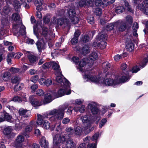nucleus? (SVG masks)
I'll list each match as a JSON object with an SVG mask.
<instances>
[{"instance_id":"f257e3e1","label":"nucleus","mask_w":148,"mask_h":148,"mask_svg":"<svg viewBox=\"0 0 148 148\" xmlns=\"http://www.w3.org/2000/svg\"><path fill=\"white\" fill-rule=\"evenodd\" d=\"M84 78L85 81L92 82L96 84L108 86H113L114 87L121 83H123L129 80L130 78L129 75L127 74L122 73L119 76L115 77L114 80L108 78L103 80L95 76L85 74Z\"/></svg>"},{"instance_id":"72a5a7b5","label":"nucleus","mask_w":148,"mask_h":148,"mask_svg":"<svg viewBox=\"0 0 148 148\" xmlns=\"http://www.w3.org/2000/svg\"><path fill=\"white\" fill-rule=\"evenodd\" d=\"M119 24L118 23L116 22L110 23L106 26V29L107 31L111 30L113 29L114 27H117Z\"/></svg>"},{"instance_id":"f704fd0d","label":"nucleus","mask_w":148,"mask_h":148,"mask_svg":"<svg viewBox=\"0 0 148 148\" xmlns=\"http://www.w3.org/2000/svg\"><path fill=\"white\" fill-rule=\"evenodd\" d=\"M10 13H11L10 8L8 6L5 7L3 10V11L1 12V14L2 15H8Z\"/></svg>"},{"instance_id":"423d86ee","label":"nucleus","mask_w":148,"mask_h":148,"mask_svg":"<svg viewBox=\"0 0 148 148\" xmlns=\"http://www.w3.org/2000/svg\"><path fill=\"white\" fill-rule=\"evenodd\" d=\"M34 32L35 35L36 36L38 40L36 42V45L37 49L40 52H41L44 49L45 46V44L43 41V42H40V40H42V38L39 36L38 33V30L36 25L33 27Z\"/></svg>"},{"instance_id":"dca6fc26","label":"nucleus","mask_w":148,"mask_h":148,"mask_svg":"<svg viewBox=\"0 0 148 148\" xmlns=\"http://www.w3.org/2000/svg\"><path fill=\"white\" fill-rule=\"evenodd\" d=\"M148 62V55L147 58H145L143 60V62H142V65H140L139 66H134L133 67L132 69L131 70V71L132 73H136L140 70V68H143L146 65V63Z\"/></svg>"},{"instance_id":"de8ad7c7","label":"nucleus","mask_w":148,"mask_h":148,"mask_svg":"<svg viewBox=\"0 0 148 148\" xmlns=\"http://www.w3.org/2000/svg\"><path fill=\"white\" fill-rule=\"evenodd\" d=\"M107 121V119L106 118L103 119L100 122L99 124V127L101 128L106 124Z\"/></svg>"},{"instance_id":"3c124183","label":"nucleus","mask_w":148,"mask_h":148,"mask_svg":"<svg viewBox=\"0 0 148 148\" xmlns=\"http://www.w3.org/2000/svg\"><path fill=\"white\" fill-rule=\"evenodd\" d=\"M84 101L83 99H77L75 100L73 103L75 105H80L82 104Z\"/></svg>"},{"instance_id":"473e14b6","label":"nucleus","mask_w":148,"mask_h":148,"mask_svg":"<svg viewBox=\"0 0 148 148\" xmlns=\"http://www.w3.org/2000/svg\"><path fill=\"white\" fill-rule=\"evenodd\" d=\"M30 65L35 64L36 63L37 59L36 57L32 54L29 55L28 56Z\"/></svg>"},{"instance_id":"4c0bfd02","label":"nucleus","mask_w":148,"mask_h":148,"mask_svg":"<svg viewBox=\"0 0 148 148\" xmlns=\"http://www.w3.org/2000/svg\"><path fill=\"white\" fill-rule=\"evenodd\" d=\"M48 29L45 27H43L41 30L39 32V33L43 36L46 37L48 35Z\"/></svg>"},{"instance_id":"aec40b11","label":"nucleus","mask_w":148,"mask_h":148,"mask_svg":"<svg viewBox=\"0 0 148 148\" xmlns=\"http://www.w3.org/2000/svg\"><path fill=\"white\" fill-rule=\"evenodd\" d=\"M36 127L35 123L34 121L30 122V125L26 127L25 129V132L24 133V135L26 138H29V135L28 132H30L33 128Z\"/></svg>"},{"instance_id":"39448f33","label":"nucleus","mask_w":148,"mask_h":148,"mask_svg":"<svg viewBox=\"0 0 148 148\" xmlns=\"http://www.w3.org/2000/svg\"><path fill=\"white\" fill-rule=\"evenodd\" d=\"M12 18L13 20L15 21H18V23L15 24L13 25V28L15 29H18L19 27H20V29L19 33L22 35H24L26 34L25 27L21 23V22L19 20L20 19V16L17 13H14L12 14Z\"/></svg>"},{"instance_id":"a211bd4d","label":"nucleus","mask_w":148,"mask_h":148,"mask_svg":"<svg viewBox=\"0 0 148 148\" xmlns=\"http://www.w3.org/2000/svg\"><path fill=\"white\" fill-rule=\"evenodd\" d=\"M52 66L53 69L55 70L56 69L55 68V66L57 67V68H58V65L55 62L51 61L50 62H48L45 63L41 67V69H48L51 66Z\"/></svg>"},{"instance_id":"8fccbe9b","label":"nucleus","mask_w":148,"mask_h":148,"mask_svg":"<svg viewBox=\"0 0 148 148\" xmlns=\"http://www.w3.org/2000/svg\"><path fill=\"white\" fill-rule=\"evenodd\" d=\"M133 22V18L132 16H128L126 18V23L127 25H131Z\"/></svg>"},{"instance_id":"0e129e2a","label":"nucleus","mask_w":148,"mask_h":148,"mask_svg":"<svg viewBox=\"0 0 148 148\" xmlns=\"http://www.w3.org/2000/svg\"><path fill=\"white\" fill-rule=\"evenodd\" d=\"M12 101L15 102H20L22 101V99L21 97L18 96H15L13 98Z\"/></svg>"},{"instance_id":"7ed1b4c3","label":"nucleus","mask_w":148,"mask_h":148,"mask_svg":"<svg viewBox=\"0 0 148 148\" xmlns=\"http://www.w3.org/2000/svg\"><path fill=\"white\" fill-rule=\"evenodd\" d=\"M61 124L60 122L56 124V125H57L56 131L58 132L60 134H56L53 136V143L56 148H61L62 144L67 140V138L66 137L65 135H61L64 131L63 130V128L61 126Z\"/></svg>"},{"instance_id":"412c9836","label":"nucleus","mask_w":148,"mask_h":148,"mask_svg":"<svg viewBox=\"0 0 148 148\" xmlns=\"http://www.w3.org/2000/svg\"><path fill=\"white\" fill-rule=\"evenodd\" d=\"M77 144L75 140L70 138L66 141V147L67 148H76Z\"/></svg>"},{"instance_id":"37998d69","label":"nucleus","mask_w":148,"mask_h":148,"mask_svg":"<svg viewBox=\"0 0 148 148\" xmlns=\"http://www.w3.org/2000/svg\"><path fill=\"white\" fill-rule=\"evenodd\" d=\"M24 86V85L23 83H18L15 86L14 89V90L15 92H17L21 90Z\"/></svg>"},{"instance_id":"cd10ccee","label":"nucleus","mask_w":148,"mask_h":148,"mask_svg":"<svg viewBox=\"0 0 148 148\" xmlns=\"http://www.w3.org/2000/svg\"><path fill=\"white\" fill-rule=\"evenodd\" d=\"M69 20L64 19H58L57 21V24L60 25H63L64 27L68 26L69 25Z\"/></svg>"},{"instance_id":"1a4fd4ad","label":"nucleus","mask_w":148,"mask_h":148,"mask_svg":"<svg viewBox=\"0 0 148 148\" xmlns=\"http://www.w3.org/2000/svg\"><path fill=\"white\" fill-rule=\"evenodd\" d=\"M75 14L74 7L73 6H71L67 13V15L71 23L73 24L77 23L79 21L78 17L75 16Z\"/></svg>"},{"instance_id":"c03bdc74","label":"nucleus","mask_w":148,"mask_h":148,"mask_svg":"<svg viewBox=\"0 0 148 148\" xmlns=\"http://www.w3.org/2000/svg\"><path fill=\"white\" fill-rule=\"evenodd\" d=\"M12 130V127L11 126H8L4 129L3 132L4 134L8 135L10 134Z\"/></svg>"},{"instance_id":"f03ea898","label":"nucleus","mask_w":148,"mask_h":148,"mask_svg":"<svg viewBox=\"0 0 148 148\" xmlns=\"http://www.w3.org/2000/svg\"><path fill=\"white\" fill-rule=\"evenodd\" d=\"M57 82L58 83V85L62 87V88H60L58 91V96L56 97V93L55 91L49 90L44 96V103H47L51 102L53 100L52 98L53 97L57 98L71 94V90L70 89V83L65 78H63L62 81L61 82Z\"/></svg>"},{"instance_id":"393cba45","label":"nucleus","mask_w":148,"mask_h":148,"mask_svg":"<svg viewBox=\"0 0 148 148\" xmlns=\"http://www.w3.org/2000/svg\"><path fill=\"white\" fill-rule=\"evenodd\" d=\"M30 101L31 104L34 107L39 106L41 105V103L39 102L33 96L29 97Z\"/></svg>"},{"instance_id":"69168bd1","label":"nucleus","mask_w":148,"mask_h":148,"mask_svg":"<svg viewBox=\"0 0 148 148\" xmlns=\"http://www.w3.org/2000/svg\"><path fill=\"white\" fill-rule=\"evenodd\" d=\"M78 41V38L74 37L71 39V44L73 45H76Z\"/></svg>"},{"instance_id":"ddd939ff","label":"nucleus","mask_w":148,"mask_h":148,"mask_svg":"<svg viewBox=\"0 0 148 148\" xmlns=\"http://www.w3.org/2000/svg\"><path fill=\"white\" fill-rule=\"evenodd\" d=\"M87 59L86 58H84L82 59L79 62V64L77 67L78 70L81 72L82 73L84 72V73H87L86 72L88 71V70L87 71L85 70L83 67L86 65V63H87L88 65H90V63H88L87 62H89L88 61H87Z\"/></svg>"},{"instance_id":"338daca9","label":"nucleus","mask_w":148,"mask_h":148,"mask_svg":"<svg viewBox=\"0 0 148 148\" xmlns=\"http://www.w3.org/2000/svg\"><path fill=\"white\" fill-rule=\"evenodd\" d=\"M38 77L37 75L33 76L31 79V81L34 82H36L38 79Z\"/></svg>"},{"instance_id":"bf43d9fd","label":"nucleus","mask_w":148,"mask_h":148,"mask_svg":"<svg viewBox=\"0 0 148 148\" xmlns=\"http://www.w3.org/2000/svg\"><path fill=\"white\" fill-rule=\"evenodd\" d=\"M123 56V54L120 55L119 54L116 55L114 57V59L115 61H118L121 59Z\"/></svg>"},{"instance_id":"f8f14e48","label":"nucleus","mask_w":148,"mask_h":148,"mask_svg":"<svg viewBox=\"0 0 148 148\" xmlns=\"http://www.w3.org/2000/svg\"><path fill=\"white\" fill-rule=\"evenodd\" d=\"M87 107L93 114H96L100 112V111L97 107V104L95 102H90L88 104Z\"/></svg>"},{"instance_id":"774afa93","label":"nucleus","mask_w":148,"mask_h":148,"mask_svg":"<svg viewBox=\"0 0 148 148\" xmlns=\"http://www.w3.org/2000/svg\"><path fill=\"white\" fill-rule=\"evenodd\" d=\"M10 70L12 73H15L18 72L19 71V69L17 68L12 67L10 69Z\"/></svg>"},{"instance_id":"9b49d317","label":"nucleus","mask_w":148,"mask_h":148,"mask_svg":"<svg viewBox=\"0 0 148 148\" xmlns=\"http://www.w3.org/2000/svg\"><path fill=\"white\" fill-rule=\"evenodd\" d=\"M15 119L5 111L0 113V122L6 121L11 123H13Z\"/></svg>"},{"instance_id":"7c9ffc66","label":"nucleus","mask_w":148,"mask_h":148,"mask_svg":"<svg viewBox=\"0 0 148 148\" xmlns=\"http://www.w3.org/2000/svg\"><path fill=\"white\" fill-rule=\"evenodd\" d=\"M83 129L79 126H77L74 129V134L80 136L83 132Z\"/></svg>"},{"instance_id":"20e7f679","label":"nucleus","mask_w":148,"mask_h":148,"mask_svg":"<svg viewBox=\"0 0 148 148\" xmlns=\"http://www.w3.org/2000/svg\"><path fill=\"white\" fill-rule=\"evenodd\" d=\"M68 107L67 106L64 105L57 109L53 110L49 112V116L54 115L49 117V120L51 122L56 121L57 120H61L64 117V110Z\"/></svg>"},{"instance_id":"bb28decb","label":"nucleus","mask_w":148,"mask_h":148,"mask_svg":"<svg viewBox=\"0 0 148 148\" xmlns=\"http://www.w3.org/2000/svg\"><path fill=\"white\" fill-rule=\"evenodd\" d=\"M39 144L41 147L43 148H49V143L47 140L44 137H42L39 141Z\"/></svg>"},{"instance_id":"c756f323","label":"nucleus","mask_w":148,"mask_h":148,"mask_svg":"<svg viewBox=\"0 0 148 148\" xmlns=\"http://www.w3.org/2000/svg\"><path fill=\"white\" fill-rule=\"evenodd\" d=\"M138 4V8L140 10L143 11L145 14L148 15V7H145L143 4L141 5L140 3Z\"/></svg>"},{"instance_id":"13d9d810","label":"nucleus","mask_w":148,"mask_h":148,"mask_svg":"<svg viewBox=\"0 0 148 148\" xmlns=\"http://www.w3.org/2000/svg\"><path fill=\"white\" fill-rule=\"evenodd\" d=\"M52 83L51 80L50 79H46L45 81L44 85H45L47 86H49Z\"/></svg>"},{"instance_id":"9d476101","label":"nucleus","mask_w":148,"mask_h":148,"mask_svg":"<svg viewBox=\"0 0 148 148\" xmlns=\"http://www.w3.org/2000/svg\"><path fill=\"white\" fill-rule=\"evenodd\" d=\"M107 39L106 35L104 34H101L99 37H97L96 40H99L100 42L98 43L97 45V48L103 49L105 48L106 46L107 43L105 41Z\"/></svg>"},{"instance_id":"b1692460","label":"nucleus","mask_w":148,"mask_h":148,"mask_svg":"<svg viewBox=\"0 0 148 148\" xmlns=\"http://www.w3.org/2000/svg\"><path fill=\"white\" fill-rule=\"evenodd\" d=\"M49 114H47L45 115H41L40 114H37V119L36 122L37 124L41 126L43 124V120L46 118H49Z\"/></svg>"},{"instance_id":"a19ab883","label":"nucleus","mask_w":148,"mask_h":148,"mask_svg":"<svg viewBox=\"0 0 148 148\" xmlns=\"http://www.w3.org/2000/svg\"><path fill=\"white\" fill-rule=\"evenodd\" d=\"M65 131L69 136H72L74 134V129L71 127H67Z\"/></svg>"},{"instance_id":"0eeeda50","label":"nucleus","mask_w":148,"mask_h":148,"mask_svg":"<svg viewBox=\"0 0 148 148\" xmlns=\"http://www.w3.org/2000/svg\"><path fill=\"white\" fill-rule=\"evenodd\" d=\"M80 119L82 122L84 124H86V126L84 127L85 130H86L90 127L94 121H93L90 116L88 114L82 115L80 116Z\"/></svg>"},{"instance_id":"6e6d98bb","label":"nucleus","mask_w":148,"mask_h":148,"mask_svg":"<svg viewBox=\"0 0 148 148\" xmlns=\"http://www.w3.org/2000/svg\"><path fill=\"white\" fill-rule=\"evenodd\" d=\"M36 94L39 96H42L44 94V92L41 89H39L36 91Z\"/></svg>"},{"instance_id":"58836bf2","label":"nucleus","mask_w":148,"mask_h":148,"mask_svg":"<svg viewBox=\"0 0 148 148\" xmlns=\"http://www.w3.org/2000/svg\"><path fill=\"white\" fill-rule=\"evenodd\" d=\"M116 23H118L119 24L117 25V27L119 26V29L120 31H123L126 29V24L124 23L123 22H121V23L120 21H117Z\"/></svg>"},{"instance_id":"79ce46f5","label":"nucleus","mask_w":148,"mask_h":148,"mask_svg":"<svg viewBox=\"0 0 148 148\" xmlns=\"http://www.w3.org/2000/svg\"><path fill=\"white\" fill-rule=\"evenodd\" d=\"M29 111L28 110L25 109L23 108H21L19 110V113L20 115H23L24 117H27L28 115L26 114L27 112Z\"/></svg>"},{"instance_id":"f3484780","label":"nucleus","mask_w":148,"mask_h":148,"mask_svg":"<svg viewBox=\"0 0 148 148\" xmlns=\"http://www.w3.org/2000/svg\"><path fill=\"white\" fill-rule=\"evenodd\" d=\"M58 65V68H57L56 66H55V68L56 69L54 70L56 71L55 75H56V80L57 82H61L62 81L63 78H65L61 74V70L60 69V66L58 64L56 63Z\"/></svg>"},{"instance_id":"ea45409f","label":"nucleus","mask_w":148,"mask_h":148,"mask_svg":"<svg viewBox=\"0 0 148 148\" xmlns=\"http://www.w3.org/2000/svg\"><path fill=\"white\" fill-rule=\"evenodd\" d=\"M10 75L9 72H7L3 73L2 77V79L4 81H8L10 79Z\"/></svg>"},{"instance_id":"603ef678","label":"nucleus","mask_w":148,"mask_h":148,"mask_svg":"<svg viewBox=\"0 0 148 148\" xmlns=\"http://www.w3.org/2000/svg\"><path fill=\"white\" fill-rule=\"evenodd\" d=\"M64 40L63 37H61L60 39H59V42H56V43L55 45L56 47H59L61 46V44L64 41Z\"/></svg>"},{"instance_id":"e2e57ef3","label":"nucleus","mask_w":148,"mask_h":148,"mask_svg":"<svg viewBox=\"0 0 148 148\" xmlns=\"http://www.w3.org/2000/svg\"><path fill=\"white\" fill-rule=\"evenodd\" d=\"M73 110V107L72 106H70L68 108L66 112V114L69 115H71L72 113Z\"/></svg>"},{"instance_id":"a878e982","label":"nucleus","mask_w":148,"mask_h":148,"mask_svg":"<svg viewBox=\"0 0 148 148\" xmlns=\"http://www.w3.org/2000/svg\"><path fill=\"white\" fill-rule=\"evenodd\" d=\"M41 127L46 130H48L49 129L50 130L52 131L54 130L55 127V125H51L49 121H45Z\"/></svg>"},{"instance_id":"09e8293b","label":"nucleus","mask_w":148,"mask_h":148,"mask_svg":"<svg viewBox=\"0 0 148 148\" xmlns=\"http://www.w3.org/2000/svg\"><path fill=\"white\" fill-rule=\"evenodd\" d=\"M124 3L126 7V9H127V10L130 12L132 13H133V10L129 5L128 2L127 1H124Z\"/></svg>"},{"instance_id":"e433bc0d","label":"nucleus","mask_w":148,"mask_h":148,"mask_svg":"<svg viewBox=\"0 0 148 148\" xmlns=\"http://www.w3.org/2000/svg\"><path fill=\"white\" fill-rule=\"evenodd\" d=\"M110 64L108 62H106L103 63L102 67L104 72H106L110 67Z\"/></svg>"},{"instance_id":"5701e85b","label":"nucleus","mask_w":148,"mask_h":148,"mask_svg":"<svg viewBox=\"0 0 148 148\" xmlns=\"http://www.w3.org/2000/svg\"><path fill=\"white\" fill-rule=\"evenodd\" d=\"M98 56L97 53L93 52H92L90 56V57L87 58V61L89 62H87L88 63H90V65H92L94 63V61L96 60L98 58Z\"/></svg>"},{"instance_id":"6ab92c4d","label":"nucleus","mask_w":148,"mask_h":148,"mask_svg":"<svg viewBox=\"0 0 148 148\" xmlns=\"http://www.w3.org/2000/svg\"><path fill=\"white\" fill-rule=\"evenodd\" d=\"M24 136L22 134L19 135L17 137L15 141L14 142V146L16 148L20 146H21L22 143L24 141Z\"/></svg>"},{"instance_id":"4be33fe9","label":"nucleus","mask_w":148,"mask_h":148,"mask_svg":"<svg viewBox=\"0 0 148 148\" xmlns=\"http://www.w3.org/2000/svg\"><path fill=\"white\" fill-rule=\"evenodd\" d=\"M94 0H85V1L82 0L79 3V5L81 7H83L86 5L90 6H94Z\"/></svg>"},{"instance_id":"49530a36","label":"nucleus","mask_w":148,"mask_h":148,"mask_svg":"<svg viewBox=\"0 0 148 148\" xmlns=\"http://www.w3.org/2000/svg\"><path fill=\"white\" fill-rule=\"evenodd\" d=\"M62 51L58 49H55L51 53V56L54 57V56L60 55L62 53Z\"/></svg>"},{"instance_id":"a18cd8bd","label":"nucleus","mask_w":148,"mask_h":148,"mask_svg":"<svg viewBox=\"0 0 148 148\" xmlns=\"http://www.w3.org/2000/svg\"><path fill=\"white\" fill-rule=\"evenodd\" d=\"M125 10V9L123 6H119L116 7L115 8V11L117 13H121Z\"/></svg>"},{"instance_id":"c85d7f7f","label":"nucleus","mask_w":148,"mask_h":148,"mask_svg":"<svg viewBox=\"0 0 148 148\" xmlns=\"http://www.w3.org/2000/svg\"><path fill=\"white\" fill-rule=\"evenodd\" d=\"M15 123V129L17 130H21L23 127L24 124L20 122L18 119H16L14 120V122L13 123Z\"/></svg>"},{"instance_id":"2f4dec72","label":"nucleus","mask_w":148,"mask_h":148,"mask_svg":"<svg viewBox=\"0 0 148 148\" xmlns=\"http://www.w3.org/2000/svg\"><path fill=\"white\" fill-rule=\"evenodd\" d=\"M43 3L42 0H36L35 4L36 7V10L38 11H41L42 9V5Z\"/></svg>"},{"instance_id":"c9c22d12","label":"nucleus","mask_w":148,"mask_h":148,"mask_svg":"<svg viewBox=\"0 0 148 148\" xmlns=\"http://www.w3.org/2000/svg\"><path fill=\"white\" fill-rule=\"evenodd\" d=\"M125 48L127 50L132 52L134 49V45L132 42H128Z\"/></svg>"},{"instance_id":"4468645a","label":"nucleus","mask_w":148,"mask_h":148,"mask_svg":"<svg viewBox=\"0 0 148 148\" xmlns=\"http://www.w3.org/2000/svg\"><path fill=\"white\" fill-rule=\"evenodd\" d=\"M103 2L101 0H96L95 1V3L96 6H102V7H104L105 6H106L107 4L113 3L114 0H103Z\"/></svg>"},{"instance_id":"2eb2a0df","label":"nucleus","mask_w":148,"mask_h":148,"mask_svg":"<svg viewBox=\"0 0 148 148\" xmlns=\"http://www.w3.org/2000/svg\"><path fill=\"white\" fill-rule=\"evenodd\" d=\"M74 50L76 51H78L84 54L89 53L90 49L88 45H85L83 48L81 49L79 46H77L74 48Z\"/></svg>"},{"instance_id":"5fc2aeb1","label":"nucleus","mask_w":148,"mask_h":148,"mask_svg":"<svg viewBox=\"0 0 148 148\" xmlns=\"http://www.w3.org/2000/svg\"><path fill=\"white\" fill-rule=\"evenodd\" d=\"M87 20V22L91 24H92L94 23V18L93 16H90L88 17Z\"/></svg>"},{"instance_id":"052dcab7","label":"nucleus","mask_w":148,"mask_h":148,"mask_svg":"<svg viewBox=\"0 0 148 148\" xmlns=\"http://www.w3.org/2000/svg\"><path fill=\"white\" fill-rule=\"evenodd\" d=\"M38 85L35 84L32 85L30 87V88L32 90V92H34L38 88Z\"/></svg>"},{"instance_id":"4d7b16f0","label":"nucleus","mask_w":148,"mask_h":148,"mask_svg":"<svg viewBox=\"0 0 148 148\" xmlns=\"http://www.w3.org/2000/svg\"><path fill=\"white\" fill-rule=\"evenodd\" d=\"M95 13L97 16H100L102 13V10L100 8H97L95 11Z\"/></svg>"},{"instance_id":"680f3d73","label":"nucleus","mask_w":148,"mask_h":148,"mask_svg":"<svg viewBox=\"0 0 148 148\" xmlns=\"http://www.w3.org/2000/svg\"><path fill=\"white\" fill-rule=\"evenodd\" d=\"M99 136V133H96L95 134L92 136L91 138V140L92 141L97 140Z\"/></svg>"},{"instance_id":"864d4df0","label":"nucleus","mask_w":148,"mask_h":148,"mask_svg":"<svg viewBox=\"0 0 148 148\" xmlns=\"http://www.w3.org/2000/svg\"><path fill=\"white\" fill-rule=\"evenodd\" d=\"M89 39V37L87 35H85L82 36L81 38V40L84 42H88Z\"/></svg>"},{"instance_id":"6e6552de","label":"nucleus","mask_w":148,"mask_h":148,"mask_svg":"<svg viewBox=\"0 0 148 148\" xmlns=\"http://www.w3.org/2000/svg\"><path fill=\"white\" fill-rule=\"evenodd\" d=\"M10 3L13 5L16 11H19L21 4L26 8H28L29 7V5L26 3V0H12Z\"/></svg>"}]
</instances>
